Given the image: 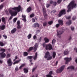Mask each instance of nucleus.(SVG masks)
<instances>
[{"label": "nucleus", "instance_id": "nucleus-1", "mask_svg": "<svg viewBox=\"0 0 77 77\" xmlns=\"http://www.w3.org/2000/svg\"><path fill=\"white\" fill-rule=\"evenodd\" d=\"M12 9L14 10L15 11H12V10H10L9 11V13L11 16H15L17 14L18 12H19L21 11V6L20 5H19L18 7L12 8Z\"/></svg>", "mask_w": 77, "mask_h": 77}, {"label": "nucleus", "instance_id": "nucleus-2", "mask_svg": "<svg viewBox=\"0 0 77 77\" xmlns=\"http://www.w3.org/2000/svg\"><path fill=\"white\" fill-rule=\"evenodd\" d=\"M77 8V4L74 1H72L70 2L68 6V12L70 11L71 9L73 8Z\"/></svg>", "mask_w": 77, "mask_h": 77}, {"label": "nucleus", "instance_id": "nucleus-3", "mask_svg": "<svg viewBox=\"0 0 77 77\" xmlns=\"http://www.w3.org/2000/svg\"><path fill=\"white\" fill-rule=\"evenodd\" d=\"M45 59H47V60H50L52 59V56H51L49 52L47 51L46 52L44 56Z\"/></svg>", "mask_w": 77, "mask_h": 77}, {"label": "nucleus", "instance_id": "nucleus-4", "mask_svg": "<svg viewBox=\"0 0 77 77\" xmlns=\"http://www.w3.org/2000/svg\"><path fill=\"white\" fill-rule=\"evenodd\" d=\"M34 46L35 47H30L27 51L28 52H30V51L33 50H34V52H35L37 50V48H38L37 47L38 46V43H36Z\"/></svg>", "mask_w": 77, "mask_h": 77}, {"label": "nucleus", "instance_id": "nucleus-5", "mask_svg": "<svg viewBox=\"0 0 77 77\" xmlns=\"http://www.w3.org/2000/svg\"><path fill=\"white\" fill-rule=\"evenodd\" d=\"M37 57L38 54L37 53V52H36L35 54L34 57H33V56H28L26 57V59L28 60H29L30 59H32V58L33 57L34 60H36V59H37Z\"/></svg>", "mask_w": 77, "mask_h": 77}, {"label": "nucleus", "instance_id": "nucleus-6", "mask_svg": "<svg viewBox=\"0 0 77 77\" xmlns=\"http://www.w3.org/2000/svg\"><path fill=\"white\" fill-rule=\"evenodd\" d=\"M65 66L63 65L59 69H57L56 71V72L57 73H60L61 72H62L63 71L64 69H65Z\"/></svg>", "mask_w": 77, "mask_h": 77}, {"label": "nucleus", "instance_id": "nucleus-7", "mask_svg": "<svg viewBox=\"0 0 77 77\" xmlns=\"http://www.w3.org/2000/svg\"><path fill=\"white\" fill-rule=\"evenodd\" d=\"M65 14H66V10H65V9L62 10L59 12L58 17H60L62 15H65Z\"/></svg>", "mask_w": 77, "mask_h": 77}, {"label": "nucleus", "instance_id": "nucleus-8", "mask_svg": "<svg viewBox=\"0 0 77 77\" xmlns=\"http://www.w3.org/2000/svg\"><path fill=\"white\" fill-rule=\"evenodd\" d=\"M42 9L43 14L44 15V18L45 19H47V17H48V15H47V13L46 12L45 8L42 7Z\"/></svg>", "mask_w": 77, "mask_h": 77}, {"label": "nucleus", "instance_id": "nucleus-9", "mask_svg": "<svg viewBox=\"0 0 77 77\" xmlns=\"http://www.w3.org/2000/svg\"><path fill=\"white\" fill-rule=\"evenodd\" d=\"M64 32V31H63L60 30L59 31H57V36L58 38H59L60 39V38H61V35Z\"/></svg>", "mask_w": 77, "mask_h": 77}, {"label": "nucleus", "instance_id": "nucleus-10", "mask_svg": "<svg viewBox=\"0 0 77 77\" xmlns=\"http://www.w3.org/2000/svg\"><path fill=\"white\" fill-rule=\"evenodd\" d=\"M7 62L8 66H11L12 65V64H13V63L12 62V60H11V58L7 60Z\"/></svg>", "mask_w": 77, "mask_h": 77}, {"label": "nucleus", "instance_id": "nucleus-11", "mask_svg": "<svg viewBox=\"0 0 77 77\" xmlns=\"http://www.w3.org/2000/svg\"><path fill=\"white\" fill-rule=\"evenodd\" d=\"M6 53L3 52L0 53V59H4L6 57Z\"/></svg>", "mask_w": 77, "mask_h": 77}, {"label": "nucleus", "instance_id": "nucleus-12", "mask_svg": "<svg viewBox=\"0 0 77 77\" xmlns=\"http://www.w3.org/2000/svg\"><path fill=\"white\" fill-rule=\"evenodd\" d=\"M33 27H34V28L39 27V24L37 23H35L33 24Z\"/></svg>", "mask_w": 77, "mask_h": 77}, {"label": "nucleus", "instance_id": "nucleus-13", "mask_svg": "<svg viewBox=\"0 0 77 77\" xmlns=\"http://www.w3.org/2000/svg\"><path fill=\"white\" fill-rule=\"evenodd\" d=\"M58 22L60 26H63V20H58Z\"/></svg>", "mask_w": 77, "mask_h": 77}, {"label": "nucleus", "instance_id": "nucleus-14", "mask_svg": "<svg viewBox=\"0 0 77 77\" xmlns=\"http://www.w3.org/2000/svg\"><path fill=\"white\" fill-rule=\"evenodd\" d=\"M6 28V26L5 25H3L0 26V29L2 30H3Z\"/></svg>", "mask_w": 77, "mask_h": 77}, {"label": "nucleus", "instance_id": "nucleus-15", "mask_svg": "<svg viewBox=\"0 0 77 77\" xmlns=\"http://www.w3.org/2000/svg\"><path fill=\"white\" fill-rule=\"evenodd\" d=\"M47 46L48 47V49L49 50H51L53 48V47H52V45H51L50 44H49L48 45H47Z\"/></svg>", "mask_w": 77, "mask_h": 77}, {"label": "nucleus", "instance_id": "nucleus-16", "mask_svg": "<svg viewBox=\"0 0 77 77\" xmlns=\"http://www.w3.org/2000/svg\"><path fill=\"white\" fill-rule=\"evenodd\" d=\"M17 31V29L16 28H14L13 29H12L11 31V33H14L15 32Z\"/></svg>", "mask_w": 77, "mask_h": 77}, {"label": "nucleus", "instance_id": "nucleus-17", "mask_svg": "<svg viewBox=\"0 0 77 77\" xmlns=\"http://www.w3.org/2000/svg\"><path fill=\"white\" fill-rule=\"evenodd\" d=\"M44 41H45V43H47L49 42V39H48L47 38L45 37L44 38Z\"/></svg>", "mask_w": 77, "mask_h": 77}, {"label": "nucleus", "instance_id": "nucleus-18", "mask_svg": "<svg viewBox=\"0 0 77 77\" xmlns=\"http://www.w3.org/2000/svg\"><path fill=\"white\" fill-rule=\"evenodd\" d=\"M23 71L24 73H25V74H27L28 72V69L26 68L23 69Z\"/></svg>", "mask_w": 77, "mask_h": 77}, {"label": "nucleus", "instance_id": "nucleus-19", "mask_svg": "<svg viewBox=\"0 0 77 77\" xmlns=\"http://www.w3.org/2000/svg\"><path fill=\"white\" fill-rule=\"evenodd\" d=\"M32 10V8L30 7H29L26 10L27 12H30Z\"/></svg>", "mask_w": 77, "mask_h": 77}, {"label": "nucleus", "instance_id": "nucleus-20", "mask_svg": "<svg viewBox=\"0 0 77 77\" xmlns=\"http://www.w3.org/2000/svg\"><path fill=\"white\" fill-rule=\"evenodd\" d=\"M2 22L4 23V24H5V23H6V21H5L6 19L5 17H2Z\"/></svg>", "mask_w": 77, "mask_h": 77}, {"label": "nucleus", "instance_id": "nucleus-21", "mask_svg": "<svg viewBox=\"0 0 77 77\" xmlns=\"http://www.w3.org/2000/svg\"><path fill=\"white\" fill-rule=\"evenodd\" d=\"M21 61V60H18L13 63V65H15L16 63H18L20 62V61Z\"/></svg>", "mask_w": 77, "mask_h": 77}, {"label": "nucleus", "instance_id": "nucleus-22", "mask_svg": "<svg viewBox=\"0 0 77 77\" xmlns=\"http://www.w3.org/2000/svg\"><path fill=\"white\" fill-rule=\"evenodd\" d=\"M5 44L3 43L2 42H0V45L1 47H3L5 46Z\"/></svg>", "mask_w": 77, "mask_h": 77}, {"label": "nucleus", "instance_id": "nucleus-23", "mask_svg": "<svg viewBox=\"0 0 77 77\" xmlns=\"http://www.w3.org/2000/svg\"><path fill=\"white\" fill-rule=\"evenodd\" d=\"M28 53L27 52H25L23 53L24 56H28Z\"/></svg>", "mask_w": 77, "mask_h": 77}, {"label": "nucleus", "instance_id": "nucleus-24", "mask_svg": "<svg viewBox=\"0 0 77 77\" xmlns=\"http://www.w3.org/2000/svg\"><path fill=\"white\" fill-rule=\"evenodd\" d=\"M56 52H54L53 53V55H52V57L53 58H55V57H56Z\"/></svg>", "mask_w": 77, "mask_h": 77}, {"label": "nucleus", "instance_id": "nucleus-25", "mask_svg": "<svg viewBox=\"0 0 77 77\" xmlns=\"http://www.w3.org/2000/svg\"><path fill=\"white\" fill-rule=\"evenodd\" d=\"M64 60L66 61L65 64H67L68 63V57H65L64 58Z\"/></svg>", "mask_w": 77, "mask_h": 77}, {"label": "nucleus", "instance_id": "nucleus-26", "mask_svg": "<svg viewBox=\"0 0 77 77\" xmlns=\"http://www.w3.org/2000/svg\"><path fill=\"white\" fill-rule=\"evenodd\" d=\"M24 66H25V64H22L21 65V66L20 67L19 69H21V68H23V67H24Z\"/></svg>", "mask_w": 77, "mask_h": 77}, {"label": "nucleus", "instance_id": "nucleus-27", "mask_svg": "<svg viewBox=\"0 0 77 77\" xmlns=\"http://www.w3.org/2000/svg\"><path fill=\"white\" fill-rule=\"evenodd\" d=\"M27 37L28 39H30L31 38V37H32V34H29Z\"/></svg>", "mask_w": 77, "mask_h": 77}, {"label": "nucleus", "instance_id": "nucleus-28", "mask_svg": "<svg viewBox=\"0 0 77 77\" xmlns=\"http://www.w3.org/2000/svg\"><path fill=\"white\" fill-rule=\"evenodd\" d=\"M72 23L71 22V20H68V25L69 26L71 24V23Z\"/></svg>", "mask_w": 77, "mask_h": 77}, {"label": "nucleus", "instance_id": "nucleus-29", "mask_svg": "<svg viewBox=\"0 0 77 77\" xmlns=\"http://www.w3.org/2000/svg\"><path fill=\"white\" fill-rule=\"evenodd\" d=\"M0 51H2V53H4V52H5L6 49L2 48L1 49Z\"/></svg>", "mask_w": 77, "mask_h": 77}, {"label": "nucleus", "instance_id": "nucleus-30", "mask_svg": "<svg viewBox=\"0 0 77 77\" xmlns=\"http://www.w3.org/2000/svg\"><path fill=\"white\" fill-rule=\"evenodd\" d=\"M53 22L52 21H51L48 22V24L49 25H51V24H53Z\"/></svg>", "mask_w": 77, "mask_h": 77}, {"label": "nucleus", "instance_id": "nucleus-31", "mask_svg": "<svg viewBox=\"0 0 77 77\" xmlns=\"http://www.w3.org/2000/svg\"><path fill=\"white\" fill-rule=\"evenodd\" d=\"M62 0H58L57 2L58 4H60V3H61V2H62Z\"/></svg>", "mask_w": 77, "mask_h": 77}, {"label": "nucleus", "instance_id": "nucleus-32", "mask_svg": "<svg viewBox=\"0 0 77 77\" xmlns=\"http://www.w3.org/2000/svg\"><path fill=\"white\" fill-rule=\"evenodd\" d=\"M47 24V22H44L43 23V26L44 27L46 26Z\"/></svg>", "mask_w": 77, "mask_h": 77}, {"label": "nucleus", "instance_id": "nucleus-33", "mask_svg": "<svg viewBox=\"0 0 77 77\" xmlns=\"http://www.w3.org/2000/svg\"><path fill=\"white\" fill-rule=\"evenodd\" d=\"M63 54L65 55L68 54V51H65L63 52Z\"/></svg>", "mask_w": 77, "mask_h": 77}, {"label": "nucleus", "instance_id": "nucleus-34", "mask_svg": "<svg viewBox=\"0 0 77 77\" xmlns=\"http://www.w3.org/2000/svg\"><path fill=\"white\" fill-rule=\"evenodd\" d=\"M37 68V66H35V67L33 68L32 69V72H34V71H35V69Z\"/></svg>", "mask_w": 77, "mask_h": 77}, {"label": "nucleus", "instance_id": "nucleus-35", "mask_svg": "<svg viewBox=\"0 0 77 77\" xmlns=\"http://www.w3.org/2000/svg\"><path fill=\"white\" fill-rule=\"evenodd\" d=\"M69 68H71L72 69L74 70V66H70V67H68V69H69Z\"/></svg>", "mask_w": 77, "mask_h": 77}, {"label": "nucleus", "instance_id": "nucleus-36", "mask_svg": "<svg viewBox=\"0 0 77 77\" xmlns=\"http://www.w3.org/2000/svg\"><path fill=\"white\" fill-rule=\"evenodd\" d=\"M17 18L16 17V18H14L13 19L14 23H15V22H16V21H17Z\"/></svg>", "mask_w": 77, "mask_h": 77}, {"label": "nucleus", "instance_id": "nucleus-37", "mask_svg": "<svg viewBox=\"0 0 77 77\" xmlns=\"http://www.w3.org/2000/svg\"><path fill=\"white\" fill-rule=\"evenodd\" d=\"M51 6V5H50V4H46V7L47 8H48L49 6Z\"/></svg>", "mask_w": 77, "mask_h": 77}, {"label": "nucleus", "instance_id": "nucleus-38", "mask_svg": "<svg viewBox=\"0 0 77 77\" xmlns=\"http://www.w3.org/2000/svg\"><path fill=\"white\" fill-rule=\"evenodd\" d=\"M11 57V54H7L6 58H9V57Z\"/></svg>", "mask_w": 77, "mask_h": 77}, {"label": "nucleus", "instance_id": "nucleus-39", "mask_svg": "<svg viewBox=\"0 0 77 77\" xmlns=\"http://www.w3.org/2000/svg\"><path fill=\"white\" fill-rule=\"evenodd\" d=\"M55 42H56V40H55L54 39H53L52 42V44H53Z\"/></svg>", "mask_w": 77, "mask_h": 77}, {"label": "nucleus", "instance_id": "nucleus-40", "mask_svg": "<svg viewBox=\"0 0 77 77\" xmlns=\"http://www.w3.org/2000/svg\"><path fill=\"white\" fill-rule=\"evenodd\" d=\"M35 16V14H31L29 17H30V18H32V17H33V16Z\"/></svg>", "mask_w": 77, "mask_h": 77}, {"label": "nucleus", "instance_id": "nucleus-41", "mask_svg": "<svg viewBox=\"0 0 77 77\" xmlns=\"http://www.w3.org/2000/svg\"><path fill=\"white\" fill-rule=\"evenodd\" d=\"M17 29H21V26H20V25H19V26H17Z\"/></svg>", "mask_w": 77, "mask_h": 77}, {"label": "nucleus", "instance_id": "nucleus-42", "mask_svg": "<svg viewBox=\"0 0 77 77\" xmlns=\"http://www.w3.org/2000/svg\"><path fill=\"white\" fill-rule=\"evenodd\" d=\"M60 26V24H56L55 26V27H56L57 28H58V27H59Z\"/></svg>", "mask_w": 77, "mask_h": 77}, {"label": "nucleus", "instance_id": "nucleus-43", "mask_svg": "<svg viewBox=\"0 0 77 77\" xmlns=\"http://www.w3.org/2000/svg\"><path fill=\"white\" fill-rule=\"evenodd\" d=\"M42 39V37H40V38H38V41L39 42H41V41Z\"/></svg>", "mask_w": 77, "mask_h": 77}, {"label": "nucleus", "instance_id": "nucleus-44", "mask_svg": "<svg viewBox=\"0 0 77 77\" xmlns=\"http://www.w3.org/2000/svg\"><path fill=\"white\" fill-rule=\"evenodd\" d=\"M46 77H53V76H51V75H50L48 74L46 75Z\"/></svg>", "mask_w": 77, "mask_h": 77}, {"label": "nucleus", "instance_id": "nucleus-45", "mask_svg": "<svg viewBox=\"0 0 77 77\" xmlns=\"http://www.w3.org/2000/svg\"><path fill=\"white\" fill-rule=\"evenodd\" d=\"M17 26H19V25H20V21L18 20L17 22Z\"/></svg>", "mask_w": 77, "mask_h": 77}, {"label": "nucleus", "instance_id": "nucleus-46", "mask_svg": "<svg viewBox=\"0 0 77 77\" xmlns=\"http://www.w3.org/2000/svg\"><path fill=\"white\" fill-rule=\"evenodd\" d=\"M49 75H51L52 74H53V72L52 71H50L49 72Z\"/></svg>", "mask_w": 77, "mask_h": 77}, {"label": "nucleus", "instance_id": "nucleus-47", "mask_svg": "<svg viewBox=\"0 0 77 77\" xmlns=\"http://www.w3.org/2000/svg\"><path fill=\"white\" fill-rule=\"evenodd\" d=\"M33 38L34 39V40L36 39V38H37L36 35H34V36L33 37Z\"/></svg>", "mask_w": 77, "mask_h": 77}, {"label": "nucleus", "instance_id": "nucleus-48", "mask_svg": "<svg viewBox=\"0 0 77 77\" xmlns=\"http://www.w3.org/2000/svg\"><path fill=\"white\" fill-rule=\"evenodd\" d=\"M0 77H4V75L2 73H1L0 74Z\"/></svg>", "mask_w": 77, "mask_h": 77}, {"label": "nucleus", "instance_id": "nucleus-49", "mask_svg": "<svg viewBox=\"0 0 77 77\" xmlns=\"http://www.w3.org/2000/svg\"><path fill=\"white\" fill-rule=\"evenodd\" d=\"M57 5V2H54V6H56Z\"/></svg>", "mask_w": 77, "mask_h": 77}, {"label": "nucleus", "instance_id": "nucleus-50", "mask_svg": "<svg viewBox=\"0 0 77 77\" xmlns=\"http://www.w3.org/2000/svg\"><path fill=\"white\" fill-rule=\"evenodd\" d=\"M51 12H53V13H54L55 12H56V10H54L52 11H51Z\"/></svg>", "mask_w": 77, "mask_h": 77}, {"label": "nucleus", "instance_id": "nucleus-51", "mask_svg": "<svg viewBox=\"0 0 77 77\" xmlns=\"http://www.w3.org/2000/svg\"><path fill=\"white\" fill-rule=\"evenodd\" d=\"M43 47H45L46 46V44H45V43H43Z\"/></svg>", "mask_w": 77, "mask_h": 77}, {"label": "nucleus", "instance_id": "nucleus-52", "mask_svg": "<svg viewBox=\"0 0 77 77\" xmlns=\"http://www.w3.org/2000/svg\"><path fill=\"white\" fill-rule=\"evenodd\" d=\"M12 18H13L12 16H11L9 18V19L8 20L10 21V20H12Z\"/></svg>", "mask_w": 77, "mask_h": 77}, {"label": "nucleus", "instance_id": "nucleus-53", "mask_svg": "<svg viewBox=\"0 0 77 77\" xmlns=\"http://www.w3.org/2000/svg\"><path fill=\"white\" fill-rule=\"evenodd\" d=\"M58 63V61H57L56 62V63H55L54 66H57V65Z\"/></svg>", "mask_w": 77, "mask_h": 77}, {"label": "nucleus", "instance_id": "nucleus-54", "mask_svg": "<svg viewBox=\"0 0 77 77\" xmlns=\"http://www.w3.org/2000/svg\"><path fill=\"white\" fill-rule=\"evenodd\" d=\"M22 20L24 21V22H26V21H27V20H26V18H24L23 19H22Z\"/></svg>", "mask_w": 77, "mask_h": 77}, {"label": "nucleus", "instance_id": "nucleus-55", "mask_svg": "<svg viewBox=\"0 0 77 77\" xmlns=\"http://www.w3.org/2000/svg\"><path fill=\"white\" fill-rule=\"evenodd\" d=\"M2 36H3V37L4 38H5V39L7 38V36L6 35H3Z\"/></svg>", "mask_w": 77, "mask_h": 77}, {"label": "nucleus", "instance_id": "nucleus-56", "mask_svg": "<svg viewBox=\"0 0 77 77\" xmlns=\"http://www.w3.org/2000/svg\"><path fill=\"white\" fill-rule=\"evenodd\" d=\"M76 19V17H75V16L73 17L72 18V20H75Z\"/></svg>", "mask_w": 77, "mask_h": 77}, {"label": "nucleus", "instance_id": "nucleus-57", "mask_svg": "<svg viewBox=\"0 0 77 77\" xmlns=\"http://www.w3.org/2000/svg\"><path fill=\"white\" fill-rule=\"evenodd\" d=\"M71 57H70L69 58H68V61L69 62V61L71 60Z\"/></svg>", "mask_w": 77, "mask_h": 77}, {"label": "nucleus", "instance_id": "nucleus-58", "mask_svg": "<svg viewBox=\"0 0 77 77\" xmlns=\"http://www.w3.org/2000/svg\"><path fill=\"white\" fill-rule=\"evenodd\" d=\"M3 8V5H1L0 6V9H2V8Z\"/></svg>", "mask_w": 77, "mask_h": 77}, {"label": "nucleus", "instance_id": "nucleus-59", "mask_svg": "<svg viewBox=\"0 0 77 77\" xmlns=\"http://www.w3.org/2000/svg\"><path fill=\"white\" fill-rule=\"evenodd\" d=\"M32 22L33 23H35V19L32 18Z\"/></svg>", "mask_w": 77, "mask_h": 77}, {"label": "nucleus", "instance_id": "nucleus-60", "mask_svg": "<svg viewBox=\"0 0 77 77\" xmlns=\"http://www.w3.org/2000/svg\"><path fill=\"white\" fill-rule=\"evenodd\" d=\"M50 4H53V3H54V2H53V1H52V0H51L50 1Z\"/></svg>", "mask_w": 77, "mask_h": 77}, {"label": "nucleus", "instance_id": "nucleus-61", "mask_svg": "<svg viewBox=\"0 0 77 77\" xmlns=\"http://www.w3.org/2000/svg\"><path fill=\"white\" fill-rule=\"evenodd\" d=\"M71 29L72 31H74V28L73 27H71Z\"/></svg>", "mask_w": 77, "mask_h": 77}, {"label": "nucleus", "instance_id": "nucleus-62", "mask_svg": "<svg viewBox=\"0 0 77 77\" xmlns=\"http://www.w3.org/2000/svg\"><path fill=\"white\" fill-rule=\"evenodd\" d=\"M22 17L23 18H26V16L22 15Z\"/></svg>", "mask_w": 77, "mask_h": 77}, {"label": "nucleus", "instance_id": "nucleus-63", "mask_svg": "<svg viewBox=\"0 0 77 77\" xmlns=\"http://www.w3.org/2000/svg\"><path fill=\"white\" fill-rule=\"evenodd\" d=\"M15 71H18V68L17 67H16L15 69Z\"/></svg>", "mask_w": 77, "mask_h": 77}, {"label": "nucleus", "instance_id": "nucleus-64", "mask_svg": "<svg viewBox=\"0 0 77 77\" xmlns=\"http://www.w3.org/2000/svg\"><path fill=\"white\" fill-rule=\"evenodd\" d=\"M46 48H46V50H48V47H48L47 46V45H46Z\"/></svg>", "mask_w": 77, "mask_h": 77}]
</instances>
